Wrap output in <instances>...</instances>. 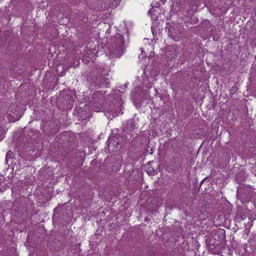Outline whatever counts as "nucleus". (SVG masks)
<instances>
[{"label": "nucleus", "instance_id": "obj_1", "mask_svg": "<svg viewBox=\"0 0 256 256\" xmlns=\"http://www.w3.org/2000/svg\"><path fill=\"white\" fill-rule=\"evenodd\" d=\"M125 50L124 36L116 34L110 40V42L106 45V54L111 58H120Z\"/></svg>", "mask_w": 256, "mask_h": 256}, {"label": "nucleus", "instance_id": "obj_2", "mask_svg": "<svg viewBox=\"0 0 256 256\" xmlns=\"http://www.w3.org/2000/svg\"><path fill=\"white\" fill-rule=\"evenodd\" d=\"M253 192L252 186L242 185L237 188V197L242 202H246L250 201Z\"/></svg>", "mask_w": 256, "mask_h": 256}, {"label": "nucleus", "instance_id": "obj_3", "mask_svg": "<svg viewBox=\"0 0 256 256\" xmlns=\"http://www.w3.org/2000/svg\"><path fill=\"white\" fill-rule=\"evenodd\" d=\"M103 96L100 94H94L92 102V108L98 112L102 110Z\"/></svg>", "mask_w": 256, "mask_h": 256}, {"label": "nucleus", "instance_id": "obj_4", "mask_svg": "<svg viewBox=\"0 0 256 256\" xmlns=\"http://www.w3.org/2000/svg\"><path fill=\"white\" fill-rule=\"evenodd\" d=\"M165 54L170 60L175 58L178 54V47L175 45L168 46L165 48Z\"/></svg>", "mask_w": 256, "mask_h": 256}, {"label": "nucleus", "instance_id": "obj_5", "mask_svg": "<svg viewBox=\"0 0 256 256\" xmlns=\"http://www.w3.org/2000/svg\"><path fill=\"white\" fill-rule=\"evenodd\" d=\"M8 112H10V115L13 118L14 121L18 120L22 116V112L20 110V108L18 106H16V108L14 110L12 106H10Z\"/></svg>", "mask_w": 256, "mask_h": 256}, {"label": "nucleus", "instance_id": "obj_6", "mask_svg": "<svg viewBox=\"0 0 256 256\" xmlns=\"http://www.w3.org/2000/svg\"><path fill=\"white\" fill-rule=\"evenodd\" d=\"M168 32L171 38L176 41L180 40L182 36L180 31L174 27L170 28Z\"/></svg>", "mask_w": 256, "mask_h": 256}, {"label": "nucleus", "instance_id": "obj_7", "mask_svg": "<svg viewBox=\"0 0 256 256\" xmlns=\"http://www.w3.org/2000/svg\"><path fill=\"white\" fill-rule=\"evenodd\" d=\"M118 142H116L114 138L109 139L108 142V149L114 152L117 150L118 148Z\"/></svg>", "mask_w": 256, "mask_h": 256}, {"label": "nucleus", "instance_id": "obj_8", "mask_svg": "<svg viewBox=\"0 0 256 256\" xmlns=\"http://www.w3.org/2000/svg\"><path fill=\"white\" fill-rule=\"evenodd\" d=\"M136 128V124L134 119H130L127 121L126 126L124 128L125 132L126 130L132 131Z\"/></svg>", "mask_w": 256, "mask_h": 256}, {"label": "nucleus", "instance_id": "obj_9", "mask_svg": "<svg viewBox=\"0 0 256 256\" xmlns=\"http://www.w3.org/2000/svg\"><path fill=\"white\" fill-rule=\"evenodd\" d=\"M191 10L189 12V13L191 14H194L197 9V6L195 4H190V6Z\"/></svg>", "mask_w": 256, "mask_h": 256}, {"label": "nucleus", "instance_id": "obj_10", "mask_svg": "<svg viewBox=\"0 0 256 256\" xmlns=\"http://www.w3.org/2000/svg\"><path fill=\"white\" fill-rule=\"evenodd\" d=\"M110 83L108 82V78H104L102 79L101 85L100 86H107Z\"/></svg>", "mask_w": 256, "mask_h": 256}, {"label": "nucleus", "instance_id": "obj_11", "mask_svg": "<svg viewBox=\"0 0 256 256\" xmlns=\"http://www.w3.org/2000/svg\"><path fill=\"white\" fill-rule=\"evenodd\" d=\"M140 50H141V52H142V54H141L142 57H141V58H144L145 56L143 54V53H144V52L142 48H141Z\"/></svg>", "mask_w": 256, "mask_h": 256}, {"label": "nucleus", "instance_id": "obj_12", "mask_svg": "<svg viewBox=\"0 0 256 256\" xmlns=\"http://www.w3.org/2000/svg\"><path fill=\"white\" fill-rule=\"evenodd\" d=\"M150 174H151L152 175L154 174H155L154 170V169H152V171L150 172Z\"/></svg>", "mask_w": 256, "mask_h": 256}, {"label": "nucleus", "instance_id": "obj_13", "mask_svg": "<svg viewBox=\"0 0 256 256\" xmlns=\"http://www.w3.org/2000/svg\"><path fill=\"white\" fill-rule=\"evenodd\" d=\"M206 178H204V179H203L200 182V187L201 186L202 184L204 183V180H206Z\"/></svg>", "mask_w": 256, "mask_h": 256}, {"label": "nucleus", "instance_id": "obj_14", "mask_svg": "<svg viewBox=\"0 0 256 256\" xmlns=\"http://www.w3.org/2000/svg\"><path fill=\"white\" fill-rule=\"evenodd\" d=\"M10 153H12V152L10 151H9V152H8L6 156V160H7V156H8L9 154H10Z\"/></svg>", "mask_w": 256, "mask_h": 256}, {"label": "nucleus", "instance_id": "obj_15", "mask_svg": "<svg viewBox=\"0 0 256 256\" xmlns=\"http://www.w3.org/2000/svg\"><path fill=\"white\" fill-rule=\"evenodd\" d=\"M236 89V88L235 87H232V90H231V91H234V92H235Z\"/></svg>", "mask_w": 256, "mask_h": 256}]
</instances>
